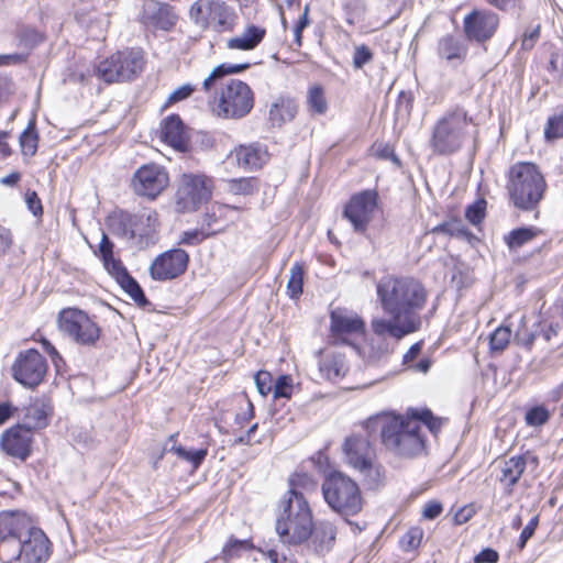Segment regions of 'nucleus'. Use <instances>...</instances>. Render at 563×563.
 I'll return each instance as SVG.
<instances>
[{
    "label": "nucleus",
    "instance_id": "nucleus-1",
    "mask_svg": "<svg viewBox=\"0 0 563 563\" xmlns=\"http://www.w3.org/2000/svg\"><path fill=\"white\" fill-rule=\"evenodd\" d=\"M376 292L382 309L391 319L374 318L371 321L372 331L379 341L377 351L369 354L372 360H378L380 355L388 353L386 338L398 342L420 329L419 311L427 301L424 287L409 277H384L377 283Z\"/></svg>",
    "mask_w": 563,
    "mask_h": 563
},
{
    "label": "nucleus",
    "instance_id": "nucleus-2",
    "mask_svg": "<svg viewBox=\"0 0 563 563\" xmlns=\"http://www.w3.org/2000/svg\"><path fill=\"white\" fill-rule=\"evenodd\" d=\"M420 422H423L432 433H437L442 427V420L433 417L430 410L413 412L411 416L382 411L368 417L363 427L368 435L379 431L382 444L393 454L412 457L420 454L424 448Z\"/></svg>",
    "mask_w": 563,
    "mask_h": 563
},
{
    "label": "nucleus",
    "instance_id": "nucleus-3",
    "mask_svg": "<svg viewBox=\"0 0 563 563\" xmlns=\"http://www.w3.org/2000/svg\"><path fill=\"white\" fill-rule=\"evenodd\" d=\"M313 517L308 500L290 479V488L279 501L276 516V532L287 544H301L312 533Z\"/></svg>",
    "mask_w": 563,
    "mask_h": 563
},
{
    "label": "nucleus",
    "instance_id": "nucleus-4",
    "mask_svg": "<svg viewBox=\"0 0 563 563\" xmlns=\"http://www.w3.org/2000/svg\"><path fill=\"white\" fill-rule=\"evenodd\" d=\"M475 133L476 125L473 118L464 108L456 107L438 119L432 129L429 145L437 155H450L457 152Z\"/></svg>",
    "mask_w": 563,
    "mask_h": 563
},
{
    "label": "nucleus",
    "instance_id": "nucleus-5",
    "mask_svg": "<svg viewBox=\"0 0 563 563\" xmlns=\"http://www.w3.org/2000/svg\"><path fill=\"white\" fill-rule=\"evenodd\" d=\"M322 494L327 504L341 515L354 516L362 509L358 485L341 472H332L325 477Z\"/></svg>",
    "mask_w": 563,
    "mask_h": 563
},
{
    "label": "nucleus",
    "instance_id": "nucleus-6",
    "mask_svg": "<svg viewBox=\"0 0 563 563\" xmlns=\"http://www.w3.org/2000/svg\"><path fill=\"white\" fill-rule=\"evenodd\" d=\"M343 453L346 463L364 477L368 487L376 488L383 483V468L375 461V452L368 439L361 435L346 438Z\"/></svg>",
    "mask_w": 563,
    "mask_h": 563
},
{
    "label": "nucleus",
    "instance_id": "nucleus-7",
    "mask_svg": "<svg viewBox=\"0 0 563 563\" xmlns=\"http://www.w3.org/2000/svg\"><path fill=\"white\" fill-rule=\"evenodd\" d=\"M51 555V542L38 528L21 541L13 540L2 545L3 563H45Z\"/></svg>",
    "mask_w": 563,
    "mask_h": 563
},
{
    "label": "nucleus",
    "instance_id": "nucleus-8",
    "mask_svg": "<svg viewBox=\"0 0 563 563\" xmlns=\"http://www.w3.org/2000/svg\"><path fill=\"white\" fill-rule=\"evenodd\" d=\"M254 107V95L250 86L238 79L228 80L216 99L213 112L223 119H241Z\"/></svg>",
    "mask_w": 563,
    "mask_h": 563
},
{
    "label": "nucleus",
    "instance_id": "nucleus-9",
    "mask_svg": "<svg viewBox=\"0 0 563 563\" xmlns=\"http://www.w3.org/2000/svg\"><path fill=\"white\" fill-rule=\"evenodd\" d=\"M144 58L139 49H125L111 55L96 68V74L107 84L131 80L143 69Z\"/></svg>",
    "mask_w": 563,
    "mask_h": 563
},
{
    "label": "nucleus",
    "instance_id": "nucleus-10",
    "mask_svg": "<svg viewBox=\"0 0 563 563\" xmlns=\"http://www.w3.org/2000/svg\"><path fill=\"white\" fill-rule=\"evenodd\" d=\"M59 330L80 345H93L101 333L99 325L82 310L65 308L58 313Z\"/></svg>",
    "mask_w": 563,
    "mask_h": 563
},
{
    "label": "nucleus",
    "instance_id": "nucleus-11",
    "mask_svg": "<svg viewBox=\"0 0 563 563\" xmlns=\"http://www.w3.org/2000/svg\"><path fill=\"white\" fill-rule=\"evenodd\" d=\"M212 195V180L203 174H183L176 191V206L181 212L197 210Z\"/></svg>",
    "mask_w": 563,
    "mask_h": 563
},
{
    "label": "nucleus",
    "instance_id": "nucleus-12",
    "mask_svg": "<svg viewBox=\"0 0 563 563\" xmlns=\"http://www.w3.org/2000/svg\"><path fill=\"white\" fill-rule=\"evenodd\" d=\"M189 15L196 24L214 32L231 31L235 15L221 0H198L191 4Z\"/></svg>",
    "mask_w": 563,
    "mask_h": 563
},
{
    "label": "nucleus",
    "instance_id": "nucleus-13",
    "mask_svg": "<svg viewBox=\"0 0 563 563\" xmlns=\"http://www.w3.org/2000/svg\"><path fill=\"white\" fill-rule=\"evenodd\" d=\"M13 378L26 388L38 386L47 372L44 356L34 349L21 352L12 365Z\"/></svg>",
    "mask_w": 563,
    "mask_h": 563
},
{
    "label": "nucleus",
    "instance_id": "nucleus-14",
    "mask_svg": "<svg viewBox=\"0 0 563 563\" xmlns=\"http://www.w3.org/2000/svg\"><path fill=\"white\" fill-rule=\"evenodd\" d=\"M378 195L375 190H363L351 197L343 216L352 224L354 231L364 233L377 209Z\"/></svg>",
    "mask_w": 563,
    "mask_h": 563
},
{
    "label": "nucleus",
    "instance_id": "nucleus-15",
    "mask_svg": "<svg viewBox=\"0 0 563 563\" xmlns=\"http://www.w3.org/2000/svg\"><path fill=\"white\" fill-rule=\"evenodd\" d=\"M169 178L164 167L151 163L137 168L132 177V187L139 196L155 199L168 186Z\"/></svg>",
    "mask_w": 563,
    "mask_h": 563
},
{
    "label": "nucleus",
    "instance_id": "nucleus-16",
    "mask_svg": "<svg viewBox=\"0 0 563 563\" xmlns=\"http://www.w3.org/2000/svg\"><path fill=\"white\" fill-rule=\"evenodd\" d=\"M189 255L181 249L168 250L154 258L150 275L154 280L165 282L183 275L188 266Z\"/></svg>",
    "mask_w": 563,
    "mask_h": 563
},
{
    "label": "nucleus",
    "instance_id": "nucleus-17",
    "mask_svg": "<svg viewBox=\"0 0 563 563\" xmlns=\"http://www.w3.org/2000/svg\"><path fill=\"white\" fill-rule=\"evenodd\" d=\"M34 433L21 424L5 430L0 437V448L9 456L25 461L32 453Z\"/></svg>",
    "mask_w": 563,
    "mask_h": 563
},
{
    "label": "nucleus",
    "instance_id": "nucleus-18",
    "mask_svg": "<svg viewBox=\"0 0 563 563\" xmlns=\"http://www.w3.org/2000/svg\"><path fill=\"white\" fill-rule=\"evenodd\" d=\"M36 527L31 519L20 511H4L0 514V556L2 555V545L9 541H21L30 534Z\"/></svg>",
    "mask_w": 563,
    "mask_h": 563
},
{
    "label": "nucleus",
    "instance_id": "nucleus-19",
    "mask_svg": "<svg viewBox=\"0 0 563 563\" xmlns=\"http://www.w3.org/2000/svg\"><path fill=\"white\" fill-rule=\"evenodd\" d=\"M177 14L173 8L156 0H145L142 7V23L148 27L170 31L177 23Z\"/></svg>",
    "mask_w": 563,
    "mask_h": 563
},
{
    "label": "nucleus",
    "instance_id": "nucleus-20",
    "mask_svg": "<svg viewBox=\"0 0 563 563\" xmlns=\"http://www.w3.org/2000/svg\"><path fill=\"white\" fill-rule=\"evenodd\" d=\"M330 330L334 336L344 339L354 334H364L365 322L355 311L338 307L330 313Z\"/></svg>",
    "mask_w": 563,
    "mask_h": 563
},
{
    "label": "nucleus",
    "instance_id": "nucleus-21",
    "mask_svg": "<svg viewBox=\"0 0 563 563\" xmlns=\"http://www.w3.org/2000/svg\"><path fill=\"white\" fill-rule=\"evenodd\" d=\"M22 411V423L20 424L34 433L48 426L49 418L53 415V405L45 396L35 397L30 400Z\"/></svg>",
    "mask_w": 563,
    "mask_h": 563
},
{
    "label": "nucleus",
    "instance_id": "nucleus-22",
    "mask_svg": "<svg viewBox=\"0 0 563 563\" xmlns=\"http://www.w3.org/2000/svg\"><path fill=\"white\" fill-rule=\"evenodd\" d=\"M506 188L514 206L528 210V163L522 162L510 167Z\"/></svg>",
    "mask_w": 563,
    "mask_h": 563
},
{
    "label": "nucleus",
    "instance_id": "nucleus-23",
    "mask_svg": "<svg viewBox=\"0 0 563 563\" xmlns=\"http://www.w3.org/2000/svg\"><path fill=\"white\" fill-rule=\"evenodd\" d=\"M498 25V18L492 12L474 11L464 20L465 33L477 42L488 40Z\"/></svg>",
    "mask_w": 563,
    "mask_h": 563
},
{
    "label": "nucleus",
    "instance_id": "nucleus-24",
    "mask_svg": "<svg viewBox=\"0 0 563 563\" xmlns=\"http://www.w3.org/2000/svg\"><path fill=\"white\" fill-rule=\"evenodd\" d=\"M228 158L242 168L257 169L267 162L268 153L260 144L240 145L229 154Z\"/></svg>",
    "mask_w": 563,
    "mask_h": 563
},
{
    "label": "nucleus",
    "instance_id": "nucleus-25",
    "mask_svg": "<svg viewBox=\"0 0 563 563\" xmlns=\"http://www.w3.org/2000/svg\"><path fill=\"white\" fill-rule=\"evenodd\" d=\"M161 139L179 152H185L188 148V134L178 115H169L161 126Z\"/></svg>",
    "mask_w": 563,
    "mask_h": 563
},
{
    "label": "nucleus",
    "instance_id": "nucleus-26",
    "mask_svg": "<svg viewBox=\"0 0 563 563\" xmlns=\"http://www.w3.org/2000/svg\"><path fill=\"white\" fill-rule=\"evenodd\" d=\"M142 219L135 214L120 212L109 220V225L113 234L125 240H133L136 236L143 238L147 230L141 229Z\"/></svg>",
    "mask_w": 563,
    "mask_h": 563
},
{
    "label": "nucleus",
    "instance_id": "nucleus-27",
    "mask_svg": "<svg viewBox=\"0 0 563 563\" xmlns=\"http://www.w3.org/2000/svg\"><path fill=\"white\" fill-rule=\"evenodd\" d=\"M336 537L335 526L328 520H318L313 522L312 533L310 534V543L316 552H329Z\"/></svg>",
    "mask_w": 563,
    "mask_h": 563
},
{
    "label": "nucleus",
    "instance_id": "nucleus-28",
    "mask_svg": "<svg viewBox=\"0 0 563 563\" xmlns=\"http://www.w3.org/2000/svg\"><path fill=\"white\" fill-rule=\"evenodd\" d=\"M266 30L264 27L251 24L244 31L228 40L227 47L229 49L252 51L265 37Z\"/></svg>",
    "mask_w": 563,
    "mask_h": 563
},
{
    "label": "nucleus",
    "instance_id": "nucleus-29",
    "mask_svg": "<svg viewBox=\"0 0 563 563\" xmlns=\"http://www.w3.org/2000/svg\"><path fill=\"white\" fill-rule=\"evenodd\" d=\"M98 253L103 262V266L112 276L115 277L118 283L122 280V275H129L128 271L121 264V262L114 258L113 243L109 240L104 232L101 234Z\"/></svg>",
    "mask_w": 563,
    "mask_h": 563
},
{
    "label": "nucleus",
    "instance_id": "nucleus-30",
    "mask_svg": "<svg viewBox=\"0 0 563 563\" xmlns=\"http://www.w3.org/2000/svg\"><path fill=\"white\" fill-rule=\"evenodd\" d=\"M297 103L290 98H279L269 108V122L273 126H282L297 114Z\"/></svg>",
    "mask_w": 563,
    "mask_h": 563
},
{
    "label": "nucleus",
    "instance_id": "nucleus-31",
    "mask_svg": "<svg viewBox=\"0 0 563 563\" xmlns=\"http://www.w3.org/2000/svg\"><path fill=\"white\" fill-rule=\"evenodd\" d=\"M320 375L331 382H335L345 375L346 366L341 355H327L319 363Z\"/></svg>",
    "mask_w": 563,
    "mask_h": 563
},
{
    "label": "nucleus",
    "instance_id": "nucleus-32",
    "mask_svg": "<svg viewBox=\"0 0 563 563\" xmlns=\"http://www.w3.org/2000/svg\"><path fill=\"white\" fill-rule=\"evenodd\" d=\"M439 55L449 63H461L466 56L462 43L453 36H445L439 42Z\"/></svg>",
    "mask_w": 563,
    "mask_h": 563
},
{
    "label": "nucleus",
    "instance_id": "nucleus-33",
    "mask_svg": "<svg viewBox=\"0 0 563 563\" xmlns=\"http://www.w3.org/2000/svg\"><path fill=\"white\" fill-rule=\"evenodd\" d=\"M526 466V461L522 456L511 457L504 461L500 466L499 479L506 486L514 485L521 476Z\"/></svg>",
    "mask_w": 563,
    "mask_h": 563
},
{
    "label": "nucleus",
    "instance_id": "nucleus-34",
    "mask_svg": "<svg viewBox=\"0 0 563 563\" xmlns=\"http://www.w3.org/2000/svg\"><path fill=\"white\" fill-rule=\"evenodd\" d=\"M307 106L309 112L323 115L328 111V101L324 89L320 85L309 87L307 92Z\"/></svg>",
    "mask_w": 563,
    "mask_h": 563
},
{
    "label": "nucleus",
    "instance_id": "nucleus-35",
    "mask_svg": "<svg viewBox=\"0 0 563 563\" xmlns=\"http://www.w3.org/2000/svg\"><path fill=\"white\" fill-rule=\"evenodd\" d=\"M250 67L249 63L244 64H221L214 67L209 76L203 80L202 87L206 91L210 90L212 85L220 78L230 74H239Z\"/></svg>",
    "mask_w": 563,
    "mask_h": 563
},
{
    "label": "nucleus",
    "instance_id": "nucleus-36",
    "mask_svg": "<svg viewBox=\"0 0 563 563\" xmlns=\"http://www.w3.org/2000/svg\"><path fill=\"white\" fill-rule=\"evenodd\" d=\"M21 153L24 157H32L37 151L38 136L34 121H31L20 135Z\"/></svg>",
    "mask_w": 563,
    "mask_h": 563
},
{
    "label": "nucleus",
    "instance_id": "nucleus-37",
    "mask_svg": "<svg viewBox=\"0 0 563 563\" xmlns=\"http://www.w3.org/2000/svg\"><path fill=\"white\" fill-rule=\"evenodd\" d=\"M547 184L539 172L538 167L530 163V211L532 210V205L539 202L543 198V194L545 191Z\"/></svg>",
    "mask_w": 563,
    "mask_h": 563
},
{
    "label": "nucleus",
    "instance_id": "nucleus-38",
    "mask_svg": "<svg viewBox=\"0 0 563 563\" xmlns=\"http://www.w3.org/2000/svg\"><path fill=\"white\" fill-rule=\"evenodd\" d=\"M122 280L119 283L121 288L134 300L140 307H145L148 301L140 287L139 283L129 274L122 275Z\"/></svg>",
    "mask_w": 563,
    "mask_h": 563
},
{
    "label": "nucleus",
    "instance_id": "nucleus-39",
    "mask_svg": "<svg viewBox=\"0 0 563 563\" xmlns=\"http://www.w3.org/2000/svg\"><path fill=\"white\" fill-rule=\"evenodd\" d=\"M303 266L295 263L289 272L287 291L291 298H298L302 294Z\"/></svg>",
    "mask_w": 563,
    "mask_h": 563
},
{
    "label": "nucleus",
    "instance_id": "nucleus-40",
    "mask_svg": "<svg viewBox=\"0 0 563 563\" xmlns=\"http://www.w3.org/2000/svg\"><path fill=\"white\" fill-rule=\"evenodd\" d=\"M170 450L174 451L181 460L189 462L194 468H198L208 454L207 449L188 451L181 445H173Z\"/></svg>",
    "mask_w": 563,
    "mask_h": 563
},
{
    "label": "nucleus",
    "instance_id": "nucleus-41",
    "mask_svg": "<svg viewBox=\"0 0 563 563\" xmlns=\"http://www.w3.org/2000/svg\"><path fill=\"white\" fill-rule=\"evenodd\" d=\"M511 336V331L507 327L497 328L489 335V346L494 352L503 351L509 343Z\"/></svg>",
    "mask_w": 563,
    "mask_h": 563
},
{
    "label": "nucleus",
    "instance_id": "nucleus-42",
    "mask_svg": "<svg viewBox=\"0 0 563 563\" xmlns=\"http://www.w3.org/2000/svg\"><path fill=\"white\" fill-rule=\"evenodd\" d=\"M544 135L548 140L563 137V108L549 118Z\"/></svg>",
    "mask_w": 563,
    "mask_h": 563
},
{
    "label": "nucleus",
    "instance_id": "nucleus-43",
    "mask_svg": "<svg viewBox=\"0 0 563 563\" xmlns=\"http://www.w3.org/2000/svg\"><path fill=\"white\" fill-rule=\"evenodd\" d=\"M228 189L234 195H252L256 189V181L254 178L231 179L228 183Z\"/></svg>",
    "mask_w": 563,
    "mask_h": 563
},
{
    "label": "nucleus",
    "instance_id": "nucleus-44",
    "mask_svg": "<svg viewBox=\"0 0 563 563\" xmlns=\"http://www.w3.org/2000/svg\"><path fill=\"white\" fill-rule=\"evenodd\" d=\"M423 538V531L420 527L410 528L400 539V545L405 551L417 549Z\"/></svg>",
    "mask_w": 563,
    "mask_h": 563
},
{
    "label": "nucleus",
    "instance_id": "nucleus-45",
    "mask_svg": "<svg viewBox=\"0 0 563 563\" xmlns=\"http://www.w3.org/2000/svg\"><path fill=\"white\" fill-rule=\"evenodd\" d=\"M504 241L510 251H517L528 242V228H519L504 236Z\"/></svg>",
    "mask_w": 563,
    "mask_h": 563
},
{
    "label": "nucleus",
    "instance_id": "nucleus-46",
    "mask_svg": "<svg viewBox=\"0 0 563 563\" xmlns=\"http://www.w3.org/2000/svg\"><path fill=\"white\" fill-rule=\"evenodd\" d=\"M216 233L217 231H205L200 229L185 231L183 232L178 243L184 245H197Z\"/></svg>",
    "mask_w": 563,
    "mask_h": 563
},
{
    "label": "nucleus",
    "instance_id": "nucleus-47",
    "mask_svg": "<svg viewBox=\"0 0 563 563\" xmlns=\"http://www.w3.org/2000/svg\"><path fill=\"white\" fill-rule=\"evenodd\" d=\"M486 205L484 199H478L470 205L465 210V218L474 225L482 223L485 218Z\"/></svg>",
    "mask_w": 563,
    "mask_h": 563
},
{
    "label": "nucleus",
    "instance_id": "nucleus-48",
    "mask_svg": "<svg viewBox=\"0 0 563 563\" xmlns=\"http://www.w3.org/2000/svg\"><path fill=\"white\" fill-rule=\"evenodd\" d=\"M292 388V378L289 375L279 376L274 385V398H290Z\"/></svg>",
    "mask_w": 563,
    "mask_h": 563
},
{
    "label": "nucleus",
    "instance_id": "nucleus-49",
    "mask_svg": "<svg viewBox=\"0 0 563 563\" xmlns=\"http://www.w3.org/2000/svg\"><path fill=\"white\" fill-rule=\"evenodd\" d=\"M433 231L456 236H466L470 234L468 231L461 223V221L457 220L441 223L438 227H435Z\"/></svg>",
    "mask_w": 563,
    "mask_h": 563
},
{
    "label": "nucleus",
    "instance_id": "nucleus-50",
    "mask_svg": "<svg viewBox=\"0 0 563 563\" xmlns=\"http://www.w3.org/2000/svg\"><path fill=\"white\" fill-rule=\"evenodd\" d=\"M373 59V53L366 45H358L354 49L353 66L361 69L365 64Z\"/></svg>",
    "mask_w": 563,
    "mask_h": 563
},
{
    "label": "nucleus",
    "instance_id": "nucleus-51",
    "mask_svg": "<svg viewBox=\"0 0 563 563\" xmlns=\"http://www.w3.org/2000/svg\"><path fill=\"white\" fill-rule=\"evenodd\" d=\"M137 218L142 219L141 229L148 230L146 233H144V236L151 235L153 232H155L156 228L158 227V218L157 212L155 211H148L145 213L135 214Z\"/></svg>",
    "mask_w": 563,
    "mask_h": 563
},
{
    "label": "nucleus",
    "instance_id": "nucleus-52",
    "mask_svg": "<svg viewBox=\"0 0 563 563\" xmlns=\"http://www.w3.org/2000/svg\"><path fill=\"white\" fill-rule=\"evenodd\" d=\"M257 391L266 396L272 390V375L266 371H258L254 376Z\"/></svg>",
    "mask_w": 563,
    "mask_h": 563
},
{
    "label": "nucleus",
    "instance_id": "nucleus-53",
    "mask_svg": "<svg viewBox=\"0 0 563 563\" xmlns=\"http://www.w3.org/2000/svg\"><path fill=\"white\" fill-rule=\"evenodd\" d=\"M549 418L550 411L544 406L530 407V426H542Z\"/></svg>",
    "mask_w": 563,
    "mask_h": 563
},
{
    "label": "nucleus",
    "instance_id": "nucleus-54",
    "mask_svg": "<svg viewBox=\"0 0 563 563\" xmlns=\"http://www.w3.org/2000/svg\"><path fill=\"white\" fill-rule=\"evenodd\" d=\"M25 202L27 205V209L33 213V216L38 217L43 213L42 202L35 191H29L25 196Z\"/></svg>",
    "mask_w": 563,
    "mask_h": 563
},
{
    "label": "nucleus",
    "instance_id": "nucleus-55",
    "mask_svg": "<svg viewBox=\"0 0 563 563\" xmlns=\"http://www.w3.org/2000/svg\"><path fill=\"white\" fill-rule=\"evenodd\" d=\"M195 91L194 86L185 84L175 89L168 97V102L174 103L188 98Z\"/></svg>",
    "mask_w": 563,
    "mask_h": 563
},
{
    "label": "nucleus",
    "instance_id": "nucleus-56",
    "mask_svg": "<svg viewBox=\"0 0 563 563\" xmlns=\"http://www.w3.org/2000/svg\"><path fill=\"white\" fill-rule=\"evenodd\" d=\"M499 555L497 551L490 548L483 549L474 558V563H497Z\"/></svg>",
    "mask_w": 563,
    "mask_h": 563
},
{
    "label": "nucleus",
    "instance_id": "nucleus-57",
    "mask_svg": "<svg viewBox=\"0 0 563 563\" xmlns=\"http://www.w3.org/2000/svg\"><path fill=\"white\" fill-rule=\"evenodd\" d=\"M41 344H42L44 351L51 356L54 365L58 368L59 364L63 363V358H62L60 354L58 353V351L47 339H42Z\"/></svg>",
    "mask_w": 563,
    "mask_h": 563
},
{
    "label": "nucleus",
    "instance_id": "nucleus-58",
    "mask_svg": "<svg viewBox=\"0 0 563 563\" xmlns=\"http://www.w3.org/2000/svg\"><path fill=\"white\" fill-rule=\"evenodd\" d=\"M13 243L11 232L0 227V256L4 255Z\"/></svg>",
    "mask_w": 563,
    "mask_h": 563
},
{
    "label": "nucleus",
    "instance_id": "nucleus-59",
    "mask_svg": "<svg viewBox=\"0 0 563 563\" xmlns=\"http://www.w3.org/2000/svg\"><path fill=\"white\" fill-rule=\"evenodd\" d=\"M21 38L27 45H36L43 41V35L34 29H25L21 34Z\"/></svg>",
    "mask_w": 563,
    "mask_h": 563
},
{
    "label": "nucleus",
    "instance_id": "nucleus-60",
    "mask_svg": "<svg viewBox=\"0 0 563 563\" xmlns=\"http://www.w3.org/2000/svg\"><path fill=\"white\" fill-rule=\"evenodd\" d=\"M442 505L437 501H429L426 504L422 515L427 519H434L442 512Z\"/></svg>",
    "mask_w": 563,
    "mask_h": 563
},
{
    "label": "nucleus",
    "instance_id": "nucleus-61",
    "mask_svg": "<svg viewBox=\"0 0 563 563\" xmlns=\"http://www.w3.org/2000/svg\"><path fill=\"white\" fill-rule=\"evenodd\" d=\"M422 349V342H416L410 346V349L407 351V353L404 355L402 362L405 365L412 364V362L417 358V356L420 354Z\"/></svg>",
    "mask_w": 563,
    "mask_h": 563
},
{
    "label": "nucleus",
    "instance_id": "nucleus-62",
    "mask_svg": "<svg viewBox=\"0 0 563 563\" xmlns=\"http://www.w3.org/2000/svg\"><path fill=\"white\" fill-rule=\"evenodd\" d=\"M247 542L246 541H240V540H230L225 547L223 548V553L227 556L233 555L238 550L242 548H246Z\"/></svg>",
    "mask_w": 563,
    "mask_h": 563
},
{
    "label": "nucleus",
    "instance_id": "nucleus-63",
    "mask_svg": "<svg viewBox=\"0 0 563 563\" xmlns=\"http://www.w3.org/2000/svg\"><path fill=\"white\" fill-rule=\"evenodd\" d=\"M217 222V214L216 212H207L202 216V220H201V229L200 230H205V231H212L211 230V227ZM217 233L219 232V230H216Z\"/></svg>",
    "mask_w": 563,
    "mask_h": 563
},
{
    "label": "nucleus",
    "instance_id": "nucleus-64",
    "mask_svg": "<svg viewBox=\"0 0 563 563\" xmlns=\"http://www.w3.org/2000/svg\"><path fill=\"white\" fill-rule=\"evenodd\" d=\"M415 372L427 373L431 367V361L429 358H421L417 363H412L408 365Z\"/></svg>",
    "mask_w": 563,
    "mask_h": 563
}]
</instances>
